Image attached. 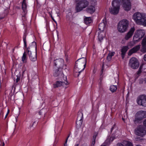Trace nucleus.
Here are the masks:
<instances>
[{
    "instance_id": "nucleus-19",
    "label": "nucleus",
    "mask_w": 146,
    "mask_h": 146,
    "mask_svg": "<svg viewBox=\"0 0 146 146\" xmlns=\"http://www.w3.org/2000/svg\"><path fill=\"white\" fill-rule=\"evenodd\" d=\"M66 19L69 23V25L70 27L71 28H73L75 25V23L72 21V19L70 18L68 15H66Z\"/></svg>"
},
{
    "instance_id": "nucleus-44",
    "label": "nucleus",
    "mask_w": 146,
    "mask_h": 146,
    "mask_svg": "<svg viewBox=\"0 0 146 146\" xmlns=\"http://www.w3.org/2000/svg\"><path fill=\"white\" fill-rule=\"evenodd\" d=\"M52 19L53 20V21L56 24V25H57V22L55 20V19L53 18H52Z\"/></svg>"
},
{
    "instance_id": "nucleus-35",
    "label": "nucleus",
    "mask_w": 146,
    "mask_h": 146,
    "mask_svg": "<svg viewBox=\"0 0 146 146\" xmlns=\"http://www.w3.org/2000/svg\"><path fill=\"white\" fill-rule=\"evenodd\" d=\"M144 66V65H142L141 66H140L139 69L137 72V74L138 75H139L141 72V69L142 68V67L143 66Z\"/></svg>"
},
{
    "instance_id": "nucleus-40",
    "label": "nucleus",
    "mask_w": 146,
    "mask_h": 146,
    "mask_svg": "<svg viewBox=\"0 0 146 146\" xmlns=\"http://www.w3.org/2000/svg\"><path fill=\"white\" fill-rule=\"evenodd\" d=\"M101 104V101H99L98 102L97 106L98 108L100 105Z\"/></svg>"
},
{
    "instance_id": "nucleus-27",
    "label": "nucleus",
    "mask_w": 146,
    "mask_h": 146,
    "mask_svg": "<svg viewBox=\"0 0 146 146\" xmlns=\"http://www.w3.org/2000/svg\"><path fill=\"white\" fill-rule=\"evenodd\" d=\"M84 21L86 25H88L92 22L91 19L90 17H86L85 18Z\"/></svg>"
},
{
    "instance_id": "nucleus-11",
    "label": "nucleus",
    "mask_w": 146,
    "mask_h": 146,
    "mask_svg": "<svg viewBox=\"0 0 146 146\" xmlns=\"http://www.w3.org/2000/svg\"><path fill=\"white\" fill-rule=\"evenodd\" d=\"M83 119V115L81 112L78 113V115L76 123L77 127H80L82 124Z\"/></svg>"
},
{
    "instance_id": "nucleus-31",
    "label": "nucleus",
    "mask_w": 146,
    "mask_h": 146,
    "mask_svg": "<svg viewBox=\"0 0 146 146\" xmlns=\"http://www.w3.org/2000/svg\"><path fill=\"white\" fill-rule=\"evenodd\" d=\"M142 47L141 49V51L143 53L146 52V44L143 43H141Z\"/></svg>"
},
{
    "instance_id": "nucleus-51",
    "label": "nucleus",
    "mask_w": 146,
    "mask_h": 146,
    "mask_svg": "<svg viewBox=\"0 0 146 146\" xmlns=\"http://www.w3.org/2000/svg\"><path fill=\"white\" fill-rule=\"evenodd\" d=\"M4 145H5V143H4V142H3L2 146H4Z\"/></svg>"
},
{
    "instance_id": "nucleus-62",
    "label": "nucleus",
    "mask_w": 146,
    "mask_h": 146,
    "mask_svg": "<svg viewBox=\"0 0 146 146\" xmlns=\"http://www.w3.org/2000/svg\"><path fill=\"white\" fill-rule=\"evenodd\" d=\"M15 130V129H14L13 130V131H14Z\"/></svg>"
},
{
    "instance_id": "nucleus-24",
    "label": "nucleus",
    "mask_w": 146,
    "mask_h": 146,
    "mask_svg": "<svg viewBox=\"0 0 146 146\" xmlns=\"http://www.w3.org/2000/svg\"><path fill=\"white\" fill-rule=\"evenodd\" d=\"M98 134V132H95L94 135L93 137V139L92 141L91 146H94L95 143V139L96 138V136Z\"/></svg>"
},
{
    "instance_id": "nucleus-41",
    "label": "nucleus",
    "mask_w": 146,
    "mask_h": 146,
    "mask_svg": "<svg viewBox=\"0 0 146 146\" xmlns=\"http://www.w3.org/2000/svg\"><path fill=\"white\" fill-rule=\"evenodd\" d=\"M20 79V77L17 76V78L16 80V82L17 83L19 81Z\"/></svg>"
},
{
    "instance_id": "nucleus-33",
    "label": "nucleus",
    "mask_w": 146,
    "mask_h": 146,
    "mask_svg": "<svg viewBox=\"0 0 146 146\" xmlns=\"http://www.w3.org/2000/svg\"><path fill=\"white\" fill-rule=\"evenodd\" d=\"M136 44V43L135 42L132 40V41H131L129 42L128 43L127 45V46H128V47L129 48L133 46Z\"/></svg>"
},
{
    "instance_id": "nucleus-6",
    "label": "nucleus",
    "mask_w": 146,
    "mask_h": 146,
    "mask_svg": "<svg viewBox=\"0 0 146 146\" xmlns=\"http://www.w3.org/2000/svg\"><path fill=\"white\" fill-rule=\"evenodd\" d=\"M134 122L136 124L139 123L144 118H146V111L141 110L137 112L135 115Z\"/></svg>"
},
{
    "instance_id": "nucleus-34",
    "label": "nucleus",
    "mask_w": 146,
    "mask_h": 146,
    "mask_svg": "<svg viewBox=\"0 0 146 146\" xmlns=\"http://www.w3.org/2000/svg\"><path fill=\"white\" fill-rule=\"evenodd\" d=\"M117 89V86L113 85L111 86L110 88V90L113 92L115 91Z\"/></svg>"
},
{
    "instance_id": "nucleus-12",
    "label": "nucleus",
    "mask_w": 146,
    "mask_h": 146,
    "mask_svg": "<svg viewBox=\"0 0 146 146\" xmlns=\"http://www.w3.org/2000/svg\"><path fill=\"white\" fill-rule=\"evenodd\" d=\"M135 30V28L134 27L131 28L128 32L125 34L124 39L127 40L132 36Z\"/></svg>"
},
{
    "instance_id": "nucleus-37",
    "label": "nucleus",
    "mask_w": 146,
    "mask_h": 146,
    "mask_svg": "<svg viewBox=\"0 0 146 146\" xmlns=\"http://www.w3.org/2000/svg\"><path fill=\"white\" fill-rule=\"evenodd\" d=\"M116 146H125L123 144V141L122 143H117Z\"/></svg>"
},
{
    "instance_id": "nucleus-16",
    "label": "nucleus",
    "mask_w": 146,
    "mask_h": 146,
    "mask_svg": "<svg viewBox=\"0 0 146 146\" xmlns=\"http://www.w3.org/2000/svg\"><path fill=\"white\" fill-rule=\"evenodd\" d=\"M140 46V45H138L135 46L130 50L128 53V55L131 56L133 54L136 52L139 49Z\"/></svg>"
},
{
    "instance_id": "nucleus-1",
    "label": "nucleus",
    "mask_w": 146,
    "mask_h": 146,
    "mask_svg": "<svg viewBox=\"0 0 146 146\" xmlns=\"http://www.w3.org/2000/svg\"><path fill=\"white\" fill-rule=\"evenodd\" d=\"M86 62V59L82 58L78 60L75 63L74 69V73L75 77L79 76L80 73L85 68Z\"/></svg>"
},
{
    "instance_id": "nucleus-13",
    "label": "nucleus",
    "mask_w": 146,
    "mask_h": 146,
    "mask_svg": "<svg viewBox=\"0 0 146 146\" xmlns=\"http://www.w3.org/2000/svg\"><path fill=\"white\" fill-rule=\"evenodd\" d=\"M135 133L137 135L143 136L146 134V128H136Z\"/></svg>"
},
{
    "instance_id": "nucleus-4",
    "label": "nucleus",
    "mask_w": 146,
    "mask_h": 146,
    "mask_svg": "<svg viewBox=\"0 0 146 146\" xmlns=\"http://www.w3.org/2000/svg\"><path fill=\"white\" fill-rule=\"evenodd\" d=\"M26 35L24 34L23 37V40L24 42V48L25 50H26V52H27L28 53L30 52H36V43L33 42L29 45V46L27 48V43H26Z\"/></svg>"
},
{
    "instance_id": "nucleus-20",
    "label": "nucleus",
    "mask_w": 146,
    "mask_h": 146,
    "mask_svg": "<svg viewBox=\"0 0 146 146\" xmlns=\"http://www.w3.org/2000/svg\"><path fill=\"white\" fill-rule=\"evenodd\" d=\"M98 38L100 41L102 40L105 36V33L104 31H98Z\"/></svg>"
},
{
    "instance_id": "nucleus-61",
    "label": "nucleus",
    "mask_w": 146,
    "mask_h": 146,
    "mask_svg": "<svg viewBox=\"0 0 146 146\" xmlns=\"http://www.w3.org/2000/svg\"><path fill=\"white\" fill-rule=\"evenodd\" d=\"M137 140H138V138H137Z\"/></svg>"
},
{
    "instance_id": "nucleus-5",
    "label": "nucleus",
    "mask_w": 146,
    "mask_h": 146,
    "mask_svg": "<svg viewBox=\"0 0 146 146\" xmlns=\"http://www.w3.org/2000/svg\"><path fill=\"white\" fill-rule=\"evenodd\" d=\"M129 25V22L127 19H123L120 21L118 23L117 29L121 33L125 32L127 30Z\"/></svg>"
},
{
    "instance_id": "nucleus-28",
    "label": "nucleus",
    "mask_w": 146,
    "mask_h": 146,
    "mask_svg": "<svg viewBox=\"0 0 146 146\" xmlns=\"http://www.w3.org/2000/svg\"><path fill=\"white\" fill-rule=\"evenodd\" d=\"M115 137L113 136L109 137L106 141L105 143L107 144H109L110 142H112L115 139Z\"/></svg>"
},
{
    "instance_id": "nucleus-53",
    "label": "nucleus",
    "mask_w": 146,
    "mask_h": 146,
    "mask_svg": "<svg viewBox=\"0 0 146 146\" xmlns=\"http://www.w3.org/2000/svg\"><path fill=\"white\" fill-rule=\"evenodd\" d=\"M122 119L123 120V121H124V120H125V119H124L123 118H122Z\"/></svg>"
},
{
    "instance_id": "nucleus-22",
    "label": "nucleus",
    "mask_w": 146,
    "mask_h": 146,
    "mask_svg": "<svg viewBox=\"0 0 146 146\" xmlns=\"http://www.w3.org/2000/svg\"><path fill=\"white\" fill-rule=\"evenodd\" d=\"M106 26L105 22H101L99 25L98 31H104Z\"/></svg>"
},
{
    "instance_id": "nucleus-50",
    "label": "nucleus",
    "mask_w": 146,
    "mask_h": 146,
    "mask_svg": "<svg viewBox=\"0 0 146 146\" xmlns=\"http://www.w3.org/2000/svg\"><path fill=\"white\" fill-rule=\"evenodd\" d=\"M48 13L49 14H50L51 13H52V10L51 9V11L48 12Z\"/></svg>"
},
{
    "instance_id": "nucleus-2",
    "label": "nucleus",
    "mask_w": 146,
    "mask_h": 146,
    "mask_svg": "<svg viewBox=\"0 0 146 146\" xmlns=\"http://www.w3.org/2000/svg\"><path fill=\"white\" fill-rule=\"evenodd\" d=\"M132 18L137 25L146 26V16L144 14L135 13L133 15Z\"/></svg>"
},
{
    "instance_id": "nucleus-52",
    "label": "nucleus",
    "mask_w": 146,
    "mask_h": 146,
    "mask_svg": "<svg viewBox=\"0 0 146 146\" xmlns=\"http://www.w3.org/2000/svg\"><path fill=\"white\" fill-rule=\"evenodd\" d=\"M101 146H106L105 145H101Z\"/></svg>"
},
{
    "instance_id": "nucleus-15",
    "label": "nucleus",
    "mask_w": 146,
    "mask_h": 146,
    "mask_svg": "<svg viewBox=\"0 0 146 146\" xmlns=\"http://www.w3.org/2000/svg\"><path fill=\"white\" fill-rule=\"evenodd\" d=\"M120 7L114 6H112L109 9L110 12L112 14L116 15L119 13Z\"/></svg>"
},
{
    "instance_id": "nucleus-18",
    "label": "nucleus",
    "mask_w": 146,
    "mask_h": 146,
    "mask_svg": "<svg viewBox=\"0 0 146 146\" xmlns=\"http://www.w3.org/2000/svg\"><path fill=\"white\" fill-rule=\"evenodd\" d=\"M129 48L128 47V46H123L122 47L121 50V54L122 58H123L124 57L125 54Z\"/></svg>"
},
{
    "instance_id": "nucleus-42",
    "label": "nucleus",
    "mask_w": 146,
    "mask_h": 146,
    "mask_svg": "<svg viewBox=\"0 0 146 146\" xmlns=\"http://www.w3.org/2000/svg\"><path fill=\"white\" fill-rule=\"evenodd\" d=\"M143 124L145 127H146V119L143 121Z\"/></svg>"
},
{
    "instance_id": "nucleus-32",
    "label": "nucleus",
    "mask_w": 146,
    "mask_h": 146,
    "mask_svg": "<svg viewBox=\"0 0 146 146\" xmlns=\"http://www.w3.org/2000/svg\"><path fill=\"white\" fill-rule=\"evenodd\" d=\"M22 60L23 63H25L27 61V58L26 57V54L25 52H24L23 54L22 58Z\"/></svg>"
},
{
    "instance_id": "nucleus-64",
    "label": "nucleus",
    "mask_w": 146,
    "mask_h": 146,
    "mask_svg": "<svg viewBox=\"0 0 146 146\" xmlns=\"http://www.w3.org/2000/svg\"><path fill=\"white\" fill-rule=\"evenodd\" d=\"M145 82H146V80H145Z\"/></svg>"
},
{
    "instance_id": "nucleus-9",
    "label": "nucleus",
    "mask_w": 146,
    "mask_h": 146,
    "mask_svg": "<svg viewBox=\"0 0 146 146\" xmlns=\"http://www.w3.org/2000/svg\"><path fill=\"white\" fill-rule=\"evenodd\" d=\"M137 102L139 105L146 107V95H143L139 96L137 98Z\"/></svg>"
},
{
    "instance_id": "nucleus-26",
    "label": "nucleus",
    "mask_w": 146,
    "mask_h": 146,
    "mask_svg": "<svg viewBox=\"0 0 146 146\" xmlns=\"http://www.w3.org/2000/svg\"><path fill=\"white\" fill-rule=\"evenodd\" d=\"M95 10V7L93 6H90L87 10V12L90 13H94Z\"/></svg>"
},
{
    "instance_id": "nucleus-49",
    "label": "nucleus",
    "mask_w": 146,
    "mask_h": 146,
    "mask_svg": "<svg viewBox=\"0 0 146 146\" xmlns=\"http://www.w3.org/2000/svg\"><path fill=\"white\" fill-rule=\"evenodd\" d=\"M104 66V64L103 65H102V70H101V72H102V73L103 72V66Z\"/></svg>"
},
{
    "instance_id": "nucleus-58",
    "label": "nucleus",
    "mask_w": 146,
    "mask_h": 146,
    "mask_svg": "<svg viewBox=\"0 0 146 146\" xmlns=\"http://www.w3.org/2000/svg\"><path fill=\"white\" fill-rule=\"evenodd\" d=\"M78 144H77L75 146H78Z\"/></svg>"
},
{
    "instance_id": "nucleus-48",
    "label": "nucleus",
    "mask_w": 146,
    "mask_h": 146,
    "mask_svg": "<svg viewBox=\"0 0 146 146\" xmlns=\"http://www.w3.org/2000/svg\"><path fill=\"white\" fill-rule=\"evenodd\" d=\"M15 84H14V85L12 86V89H13V88H14V90H15Z\"/></svg>"
},
{
    "instance_id": "nucleus-57",
    "label": "nucleus",
    "mask_w": 146,
    "mask_h": 146,
    "mask_svg": "<svg viewBox=\"0 0 146 146\" xmlns=\"http://www.w3.org/2000/svg\"><path fill=\"white\" fill-rule=\"evenodd\" d=\"M70 134L69 135H68V137L67 138H68V137H69V136H70Z\"/></svg>"
},
{
    "instance_id": "nucleus-30",
    "label": "nucleus",
    "mask_w": 146,
    "mask_h": 146,
    "mask_svg": "<svg viewBox=\"0 0 146 146\" xmlns=\"http://www.w3.org/2000/svg\"><path fill=\"white\" fill-rule=\"evenodd\" d=\"M123 144L125 146H133V144L129 141H123Z\"/></svg>"
},
{
    "instance_id": "nucleus-60",
    "label": "nucleus",
    "mask_w": 146,
    "mask_h": 146,
    "mask_svg": "<svg viewBox=\"0 0 146 146\" xmlns=\"http://www.w3.org/2000/svg\"><path fill=\"white\" fill-rule=\"evenodd\" d=\"M112 130V128H111V131Z\"/></svg>"
},
{
    "instance_id": "nucleus-36",
    "label": "nucleus",
    "mask_w": 146,
    "mask_h": 146,
    "mask_svg": "<svg viewBox=\"0 0 146 146\" xmlns=\"http://www.w3.org/2000/svg\"><path fill=\"white\" fill-rule=\"evenodd\" d=\"M60 60H61V59H54V65L55 66H56L58 64V63L57 64L56 63H57L58 62H59Z\"/></svg>"
},
{
    "instance_id": "nucleus-45",
    "label": "nucleus",
    "mask_w": 146,
    "mask_h": 146,
    "mask_svg": "<svg viewBox=\"0 0 146 146\" xmlns=\"http://www.w3.org/2000/svg\"><path fill=\"white\" fill-rule=\"evenodd\" d=\"M143 59L145 61H146V54L144 56Z\"/></svg>"
},
{
    "instance_id": "nucleus-47",
    "label": "nucleus",
    "mask_w": 146,
    "mask_h": 146,
    "mask_svg": "<svg viewBox=\"0 0 146 146\" xmlns=\"http://www.w3.org/2000/svg\"><path fill=\"white\" fill-rule=\"evenodd\" d=\"M9 112H10L9 110V109H8L7 110V113L6 115V116L8 115V114H9Z\"/></svg>"
},
{
    "instance_id": "nucleus-25",
    "label": "nucleus",
    "mask_w": 146,
    "mask_h": 146,
    "mask_svg": "<svg viewBox=\"0 0 146 146\" xmlns=\"http://www.w3.org/2000/svg\"><path fill=\"white\" fill-rule=\"evenodd\" d=\"M115 53L114 52H110L107 58V59L108 61H110L111 58L115 54Z\"/></svg>"
},
{
    "instance_id": "nucleus-38",
    "label": "nucleus",
    "mask_w": 146,
    "mask_h": 146,
    "mask_svg": "<svg viewBox=\"0 0 146 146\" xmlns=\"http://www.w3.org/2000/svg\"><path fill=\"white\" fill-rule=\"evenodd\" d=\"M96 0H92L91 1V3L93 5H95L96 4Z\"/></svg>"
},
{
    "instance_id": "nucleus-39",
    "label": "nucleus",
    "mask_w": 146,
    "mask_h": 146,
    "mask_svg": "<svg viewBox=\"0 0 146 146\" xmlns=\"http://www.w3.org/2000/svg\"><path fill=\"white\" fill-rule=\"evenodd\" d=\"M142 43H143L146 44V36L143 39V40L142 41Z\"/></svg>"
},
{
    "instance_id": "nucleus-17",
    "label": "nucleus",
    "mask_w": 146,
    "mask_h": 146,
    "mask_svg": "<svg viewBox=\"0 0 146 146\" xmlns=\"http://www.w3.org/2000/svg\"><path fill=\"white\" fill-rule=\"evenodd\" d=\"M31 60L32 61H35L36 60V52L28 53Z\"/></svg>"
},
{
    "instance_id": "nucleus-7",
    "label": "nucleus",
    "mask_w": 146,
    "mask_h": 146,
    "mask_svg": "<svg viewBox=\"0 0 146 146\" xmlns=\"http://www.w3.org/2000/svg\"><path fill=\"white\" fill-rule=\"evenodd\" d=\"M88 4V2L86 0L80 1L76 4V9L77 12H79L87 7Z\"/></svg>"
},
{
    "instance_id": "nucleus-54",
    "label": "nucleus",
    "mask_w": 146,
    "mask_h": 146,
    "mask_svg": "<svg viewBox=\"0 0 146 146\" xmlns=\"http://www.w3.org/2000/svg\"><path fill=\"white\" fill-rule=\"evenodd\" d=\"M50 17H51V18H52H52H53V17L52 16V15H51V16H50Z\"/></svg>"
},
{
    "instance_id": "nucleus-8",
    "label": "nucleus",
    "mask_w": 146,
    "mask_h": 146,
    "mask_svg": "<svg viewBox=\"0 0 146 146\" xmlns=\"http://www.w3.org/2000/svg\"><path fill=\"white\" fill-rule=\"evenodd\" d=\"M129 65L132 68L136 69L139 67V63L137 59L133 57L130 59Z\"/></svg>"
},
{
    "instance_id": "nucleus-14",
    "label": "nucleus",
    "mask_w": 146,
    "mask_h": 146,
    "mask_svg": "<svg viewBox=\"0 0 146 146\" xmlns=\"http://www.w3.org/2000/svg\"><path fill=\"white\" fill-rule=\"evenodd\" d=\"M145 34V31L144 30L139 29L135 31L134 35L137 37H139L141 39Z\"/></svg>"
},
{
    "instance_id": "nucleus-29",
    "label": "nucleus",
    "mask_w": 146,
    "mask_h": 146,
    "mask_svg": "<svg viewBox=\"0 0 146 146\" xmlns=\"http://www.w3.org/2000/svg\"><path fill=\"white\" fill-rule=\"evenodd\" d=\"M141 39L139 37H137L134 34L133 38V41L136 43L139 42Z\"/></svg>"
},
{
    "instance_id": "nucleus-59",
    "label": "nucleus",
    "mask_w": 146,
    "mask_h": 146,
    "mask_svg": "<svg viewBox=\"0 0 146 146\" xmlns=\"http://www.w3.org/2000/svg\"><path fill=\"white\" fill-rule=\"evenodd\" d=\"M136 146H140V145H137Z\"/></svg>"
},
{
    "instance_id": "nucleus-46",
    "label": "nucleus",
    "mask_w": 146,
    "mask_h": 146,
    "mask_svg": "<svg viewBox=\"0 0 146 146\" xmlns=\"http://www.w3.org/2000/svg\"><path fill=\"white\" fill-rule=\"evenodd\" d=\"M143 82V80L142 79H141L140 80L139 82L140 83H142Z\"/></svg>"
},
{
    "instance_id": "nucleus-10",
    "label": "nucleus",
    "mask_w": 146,
    "mask_h": 146,
    "mask_svg": "<svg viewBox=\"0 0 146 146\" xmlns=\"http://www.w3.org/2000/svg\"><path fill=\"white\" fill-rule=\"evenodd\" d=\"M122 6L124 10L129 11L131 8V4L129 0H122Z\"/></svg>"
},
{
    "instance_id": "nucleus-55",
    "label": "nucleus",
    "mask_w": 146,
    "mask_h": 146,
    "mask_svg": "<svg viewBox=\"0 0 146 146\" xmlns=\"http://www.w3.org/2000/svg\"><path fill=\"white\" fill-rule=\"evenodd\" d=\"M7 116H6V115L5 116V118H6L7 117Z\"/></svg>"
},
{
    "instance_id": "nucleus-23",
    "label": "nucleus",
    "mask_w": 146,
    "mask_h": 146,
    "mask_svg": "<svg viewBox=\"0 0 146 146\" xmlns=\"http://www.w3.org/2000/svg\"><path fill=\"white\" fill-rule=\"evenodd\" d=\"M27 4L26 3V0H23L22 4V8L25 13L27 12Z\"/></svg>"
},
{
    "instance_id": "nucleus-56",
    "label": "nucleus",
    "mask_w": 146,
    "mask_h": 146,
    "mask_svg": "<svg viewBox=\"0 0 146 146\" xmlns=\"http://www.w3.org/2000/svg\"><path fill=\"white\" fill-rule=\"evenodd\" d=\"M52 13H51V14H49V15H50V16H51V15H52Z\"/></svg>"
},
{
    "instance_id": "nucleus-3",
    "label": "nucleus",
    "mask_w": 146,
    "mask_h": 146,
    "mask_svg": "<svg viewBox=\"0 0 146 146\" xmlns=\"http://www.w3.org/2000/svg\"><path fill=\"white\" fill-rule=\"evenodd\" d=\"M61 75L63 76L64 80V82L62 81H56L55 83L53 84V87L54 88H56L62 86L63 87L66 88L67 87V85L68 84L67 81V78L66 76H63V74L62 71H60L58 69L56 70L54 73V75L56 77L57 76Z\"/></svg>"
},
{
    "instance_id": "nucleus-21",
    "label": "nucleus",
    "mask_w": 146,
    "mask_h": 146,
    "mask_svg": "<svg viewBox=\"0 0 146 146\" xmlns=\"http://www.w3.org/2000/svg\"><path fill=\"white\" fill-rule=\"evenodd\" d=\"M121 0H113L111 3V6L120 7Z\"/></svg>"
},
{
    "instance_id": "nucleus-63",
    "label": "nucleus",
    "mask_w": 146,
    "mask_h": 146,
    "mask_svg": "<svg viewBox=\"0 0 146 146\" xmlns=\"http://www.w3.org/2000/svg\"><path fill=\"white\" fill-rule=\"evenodd\" d=\"M57 16H59V15H58H58H57Z\"/></svg>"
},
{
    "instance_id": "nucleus-43",
    "label": "nucleus",
    "mask_w": 146,
    "mask_h": 146,
    "mask_svg": "<svg viewBox=\"0 0 146 146\" xmlns=\"http://www.w3.org/2000/svg\"><path fill=\"white\" fill-rule=\"evenodd\" d=\"M68 139V138H67L66 139V142H65V143L64 144V146H67V141Z\"/></svg>"
}]
</instances>
